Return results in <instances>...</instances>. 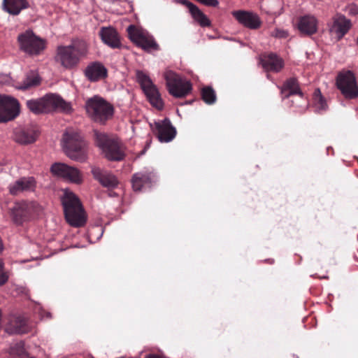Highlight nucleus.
Segmentation results:
<instances>
[{
	"label": "nucleus",
	"mask_w": 358,
	"mask_h": 358,
	"mask_svg": "<svg viewBox=\"0 0 358 358\" xmlns=\"http://www.w3.org/2000/svg\"><path fill=\"white\" fill-rule=\"evenodd\" d=\"M313 105L315 110L318 113L325 110L327 108L326 101L322 96L321 92L319 89L315 90L313 96Z\"/></svg>",
	"instance_id": "obj_33"
},
{
	"label": "nucleus",
	"mask_w": 358,
	"mask_h": 358,
	"mask_svg": "<svg viewBox=\"0 0 358 358\" xmlns=\"http://www.w3.org/2000/svg\"><path fill=\"white\" fill-rule=\"evenodd\" d=\"M8 279V275L3 271V263L1 259H0V285H4Z\"/></svg>",
	"instance_id": "obj_38"
},
{
	"label": "nucleus",
	"mask_w": 358,
	"mask_h": 358,
	"mask_svg": "<svg viewBox=\"0 0 358 358\" xmlns=\"http://www.w3.org/2000/svg\"><path fill=\"white\" fill-rule=\"evenodd\" d=\"M11 82V78L8 74H0V83L4 85H8Z\"/></svg>",
	"instance_id": "obj_39"
},
{
	"label": "nucleus",
	"mask_w": 358,
	"mask_h": 358,
	"mask_svg": "<svg viewBox=\"0 0 358 358\" xmlns=\"http://www.w3.org/2000/svg\"><path fill=\"white\" fill-rule=\"evenodd\" d=\"M263 6V9L268 14L279 15L282 13L281 0H268L264 3Z\"/></svg>",
	"instance_id": "obj_31"
},
{
	"label": "nucleus",
	"mask_w": 358,
	"mask_h": 358,
	"mask_svg": "<svg viewBox=\"0 0 358 358\" xmlns=\"http://www.w3.org/2000/svg\"><path fill=\"white\" fill-rule=\"evenodd\" d=\"M30 327L24 317L20 315L10 316L5 327V331L10 334H23L29 332Z\"/></svg>",
	"instance_id": "obj_19"
},
{
	"label": "nucleus",
	"mask_w": 358,
	"mask_h": 358,
	"mask_svg": "<svg viewBox=\"0 0 358 358\" xmlns=\"http://www.w3.org/2000/svg\"><path fill=\"white\" fill-rule=\"evenodd\" d=\"M37 182L33 176L21 177L8 187V192L11 195L16 196L23 192H33L36 189Z\"/></svg>",
	"instance_id": "obj_15"
},
{
	"label": "nucleus",
	"mask_w": 358,
	"mask_h": 358,
	"mask_svg": "<svg viewBox=\"0 0 358 358\" xmlns=\"http://www.w3.org/2000/svg\"><path fill=\"white\" fill-rule=\"evenodd\" d=\"M127 33L131 41L142 49L146 51L157 50L159 49V45L153 37L136 26L129 25L127 27Z\"/></svg>",
	"instance_id": "obj_11"
},
{
	"label": "nucleus",
	"mask_w": 358,
	"mask_h": 358,
	"mask_svg": "<svg viewBox=\"0 0 358 358\" xmlns=\"http://www.w3.org/2000/svg\"><path fill=\"white\" fill-rule=\"evenodd\" d=\"M19 113L20 105L15 99L0 95V122L13 120Z\"/></svg>",
	"instance_id": "obj_13"
},
{
	"label": "nucleus",
	"mask_w": 358,
	"mask_h": 358,
	"mask_svg": "<svg viewBox=\"0 0 358 358\" xmlns=\"http://www.w3.org/2000/svg\"><path fill=\"white\" fill-rule=\"evenodd\" d=\"M288 99L291 102V106L296 108L299 112L303 111L308 107V100L302 92L296 93Z\"/></svg>",
	"instance_id": "obj_30"
},
{
	"label": "nucleus",
	"mask_w": 358,
	"mask_h": 358,
	"mask_svg": "<svg viewBox=\"0 0 358 358\" xmlns=\"http://www.w3.org/2000/svg\"><path fill=\"white\" fill-rule=\"evenodd\" d=\"M336 85L345 98L352 99L358 96V86L352 72L348 71L339 73Z\"/></svg>",
	"instance_id": "obj_12"
},
{
	"label": "nucleus",
	"mask_w": 358,
	"mask_h": 358,
	"mask_svg": "<svg viewBox=\"0 0 358 358\" xmlns=\"http://www.w3.org/2000/svg\"><path fill=\"white\" fill-rule=\"evenodd\" d=\"M62 145L66 155L73 160L83 162L87 159V144L77 131L66 129Z\"/></svg>",
	"instance_id": "obj_3"
},
{
	"label": "nucleus",
	"mask_w": 358,
	"mask_h": 358,
	"mask_svg": "<svg viewBox=\"0 0 358 358\" xmlns=\"http://www.w3.org/2000/svg\"><path fill=\"white\" fill-rule=\"evenodd\" d=\"M357 45H358V37H357Z\"/></svg>",
	"instance_id": "obj_45"
},
{
	"label": "nucleus",
	"mask_w": 358,
	"mask_h": 358,
	"mask_svg": "<svg viewBox=\"0 0 358 358\" xmlns=\"http://www.w3.org/2000/svg\"><path fill=\"white\" fill-rule=\"evenodd\" d=\"M154 125L160 142L168 143L176 137V130L169 119L155 122Z\"/></svg>",
	"instance_id": "obj_18"
},
{
	"label": "nucleus",
	"mask_w": 358,
	"mask_h": 358,
	"mask_svg": "<svg viewBox=\"0 0 358 358\" xmlns=\"http://www.w3.org/2000/svg\"><path fill=\"white\" fill-rule=\"evenodd\" d=\"M85 76L91 82H96L107 76V69L101 62H94L86 67Z\"/></svg>",
	"instance_id": "obj_22"
},
{
	"label": "nucleus",
	"mask_w": 358,
	"mask_h": 358,
	"mask_svg": "<svg viewBox=\"0 0 358 358\" xmlns=\"http://www.w3.org/2000/svg\"><path fill=\"white\" fill-rule=\"evenodd\" d=\"M301 92L296 78L287 80L281 87V94L284 98H289L296 93Z\"/></svg>",
	"instance_id": "obj_27"
},
{
	"label": "nucleus",
	"mask_w": 358,
	"mask_h": 358,
	"mask_svg": "<svg viewBox=\"0 0 358 358\" xmlns=\"http://www.w3.org/2000/svg\"><path fill=\"white\" fill-rule=\"evenodd\" d=\"M65 218L72 227H80L86 222V215L78 196L72 192L65 189L62 197Z\"/></svg>",
	"instance_id": "obj_2"
},
{
	"label": "nucleus",
	"mask_w": 358,
	"mask_h": 358,
	"mask_svg": "<svg viewBox=\"0 0 358 358\" xmlns=\"http://www.w3.org/2000/svg\"><path fill=\"white\" fill-rule=\"evenodd\" d=\"M97 146L101 150L104 157L110 161H121L124 157L122 145L115 138L104 133H96Z\"/></svg>",
	"instance_id": "obj_6"
},
{
	"label": "nucleus",
	"mask_w": 358,
	"mask_h": 358,
	"mask_svg": "<svg viewBox=\"0 0 358 358\" xmlns=\"http://www.w3.org/2000/svg\"><path fill=\"white\" fill-rule=\"evenodd\" d=\"M351 27V21L343 15L338 13L332 17V24L329 27V31L339 41L348 32Z\"/></svg>",
	"instance_id": "obj_16"
},
{
	"label": "nucleus",
	"mask_w": 358,
	"mask_h": 358,
	"mask_svg": "<svg viewBox=\"0 0 358 358\" xmlns=\"http://www.w3.org/2000/svg\"><path fill=\"white\" fill-rule=\"evenodd\" d=\"M155 179V174L152 171H143L135 173L132 178V187L134 191H141L145 186H149Z\"/></svg>",
	"instance_id": "obj_23"
},
{
	"label": "nucleus",
	"mask_w": 358,
	"mask_h": 358,
	"mask_svg": "<svg viewBox=\"0 0 358 358\" xmlns=\"http://www.w3.org/2000/svg\"><path fill=\"white\" fill-rule=\"evenodd\" d=\"M17 41L20 50L30 55H38L45 48V41L31 30L20 34Z\"/></svg>",
	"instance_id": "obj_8"
},
{
	"label": "nucleus",
	"mask_w": 358,
	"mask_h": 358,
	"mask_svg": "<svg viewBox=\"0 0 358 358\" xmlns=\"http://www.w3.org/2000/svg\"><path fill=\"white\" fill-rule=\"evenodd\" d=\"M89 51L87 42L83 39H75L69 45H59L56 50L55 60L66 69L76 68Z\"/></svg>",
	"instance_id": "obj_1"
},
{
	"label": "nucleus",
	"mask_w": 358,
	"mask_h": 358,
	"mask_svg": "<svg viewBox=\"0 0 358 358\" xmlns=\"http://www.w3.org/2000/svg\"><path fill=\"white\" fill-rule=\"evenodd\" d=\"M9 356L10 358H28L24 343L18 342L11 345L9 350Z\"/></svg>",
	"instance_id": "obj_32"
},
{
	"label": "nucleus",
	"mask_w": 358,
	"mask_h": 358,
	"mask_svg": "<svg viewBox=\"0 0 358 358\" xmlns=\"http://www.w3.org/2000/svg\"><path fill=\"white\" fill-rule=\"evenodd\" d=\"M296 26L301 34L309 36L317 31L318 21L314 15H306L299 18Z\"/></svg>",
	"instance_id": "obj_20"
},
{
	"label": "nucleus",
	"mask_w": 358,
	"mask_h": 358,
	"mask_svg": "<svg viewBox=\"0 0 358 358\" xmlns=\"http://www.w3.org/2000/svg\"><path fill=\"white\" fill-rule=\"evenodd\" d=\"M231 15L238 24L249 29H258L262 24L259 15L251 10H236L232 11Z\"/></svg>",
	"instance_id": "obj_14"
},
{
	"label": "nucleus",
	"mask_w": 358,
	"mask_h": 358,
	"mask_svg": "<svg viewBox=\"0 0 358 358\" xmlns=\"http://www.w3.org/2000/svg\"><path fill=\"white\" fill-rule=\"evenodd\" d=\"M88 117L95 122L105 124L114 115L113 106L100 96L95 95L85 102Z\"/></svg>",
	"instance_id": "obj_4"
},
{
	"label": "nucleus",
	"mask_w": 358,
	"mask_h": 358,
	"mask_svg": "<svg viewBox=\"0 0 358 358\" xmlns=\"http://www.w3.org/2000/svg\"><path fill=\"white\" fill-rule=\"evenodd\" d=\"M99 35L102 41L113 48L120 46L119 36L116 30L112 27H103L100 30Z\"/></svg>",
	"instance_id": "obj_25"
},
{
	"label": "nucleus",
	"mask_w": 358,
	"mask_h": 358,
	"mask_svg": "<svg viewBox=\"0 0 358 358\" xmlns=\"http://www.w3.org/2000/svg\"><path fill=\"white\" fill-rule=\"evenodd\" d=\"M41 83V78L38 74L30 72L27 73L21 84L15 87L21 90H29L32 87L38 86Z\"/></svg>",
	"instance_id": "obj_29"
},
{
	"label": "nucleus",
	"mask_w": 358,
	"mask_h": 358,
	"mask_svg": "<svg viewBox=\"0 0 358 358\" xmlns=\"http://www.w3.org/2000/svg\"><path fill=\"white\" fill-rule=\"evenodd\" d=\"M18 290L20 292L24 294V295H27L29 292V291L25 287H23L18 288Z\"/></svg>",
	"instance_id": "obj_41"
},
{
	"label": "nucleus",
	"mask_w": 358,
	"mask_h": 358,
	"mask_svg": "<svg viewBox=\"0 0 358 358\" xmlns=\"http://www.w3.org/2000/svg\"><path fill=\"white\" fill-rule=\"evenodd\" d=\"M181 4L187 6L193 19L201 27H208L210 22L207 16L194 4L187 0H178Z\"/></svg>",
	"instance_id": "obj_24"
},
{
	"label": "nucleus",
	"mask_w": 358,
	"mask_h": 358,
	"mask_svg": "<svg viewBox=\"0 0 358 358\" xmlns=\"http://www.w3.org/2000/svg\"><path fill=\"white\" fill-rule=\"evenodd\" d=\"M259 64L267 72H280L284 67V60L275 53H264L259 56Z\"/></svg>",
	"instance_id": "obj_17"
},
{
	"label": "nucleus",
	"mask_w": 358,
	"mask_h": 358,
	"mask_svg": "<svg viewBox=\"0 0 358 358\" xmlns=\"http://www.w3.org/2000/svg\"><path fill=\"white\" fill-rule=\"evenodd\" d=\"M29 3L27 0H3V10L12 15H18L22 10L27 8Z\"/></svg>",
	"instance_id": "obj_26"
},
{
	"label": "nucleus",
	"mask_w": 358,
	"mask_h": 358,
	"mask_svg": "<svg viewBox=\"0 0 358 358\" xmlns=\"http://www.w3.org/2000/svg\"><path fill=\"white\" fill-rule=\"evenodd\" d=\"M64 179L76 184H80L83 182V176L80 171L73 166H69L67 174H66Z\"/></svg>",
	"instance_id": "obj_34"
},
{
	"label": "nucleus",
	"mask_w": 358,
	"mask_h": 358,
	"mask_svg": "<svg viewBox=\"0 0 358 358\" xmlns=\"http://www.w3.org/2000/svg\"><path fill=\"white\" fill-rule=\"evenodd\" d=\"M197 1L200 2L201 0H196Z\"/></svg>",
	"instance_id": "obj_44"
},
{
	"label": "nucleus",
	"mask_w": 358,
	"mask_h": 358,
	"mask_svg": "<svg viewBox=\"0 0 358 358\" xmlns=\"http://www.w3.org/2000/svg\"><path fill=\"white\" fill-rule=\"evenodd\" d=\"M46 317H47L48 318H50V317H51V314H50V313H46Z\"/></svg>",
	"instance_id": "obj_43"
},
{
	"label": "nucleus",
	"mask_w": 358,
	"mask_h": 358,
	"mask_svg": "<svg viewBox=\"0 0 358 358\" xmlns=\"http://www.w3.org/2000/svg\"><path fill=\"white\" fill-rule=\"evenodd\" d=\"M200 3L208 6L216 7L218 6L219 2L217 0H201Z\"/></svg>",
	"instance_id": "obj_40"
},
{
	"label": "nucleus",
	"mask_w": 358,
	"mask_h": 358,
	"mask_svg": "<svg viewBox=\"0 0 358 358\" xmlns=\"http://www.w3.org/2000/svg\"><path fill=\"white\" fill-rule=\"evenodd\" d=\"M145 358H162L158 355H150L148 356H146Z\"/></svg>",
	"instance_id": "obj_42"
},
{
	"label": "nucleus",
	"mask_w": 358,
	"mask_h": 358,
	"mask_svg": "<svg viewBox=\"0 0 358 358\" xmlns=\"http://www.w3.org/2000/svg\"><path fill=\"white\" fill-rule=\"evenodd\" d=\"M27 106L35 114L48 113L58 108L64 110H68L70 108L67 103L59 96L54 94H46L37 99L28 100Z\"/></svg>",
	"instance_id": "obj_5"
},
{
	"label": "nucleus",
	"mask_w": 358,
	"mask_h": 358,
	"mask_svg": "<svg viewBox=\"0 0 358 358\" xmlns=\"http://www.w3.org/2000/svg\"><path fill=\"white\" fill-rule=\"evenodd\" d=\"M42 210V206L36 201H22L16 203L13 208V220L20 225L38 215Z\"/></svg>",
	"instance_id": "obj_7"
},
{
	"label": "nucleus",
	"mask_w": 358,
	"mask_h": 358,
	"mask_svg": "<svg viewBox=\"0 0 358 358\" xmlns=\"http://www.w3.org/2000/svg\"><path fill=\"white\" fill-rule=\"evenodd\" d=\"M136 76L151 105L161 110L164 103L156 85L153 84L150 77L142 71L137 70Z\"/></svg>",
	"instance_id": "obj_9"
},
{
	"label": "nucleus",
	"mask_w": 358,
	"mask_h": 358,
	"mask_svg": "<svg viewBox=\"0 0 358 358\" xmlns=\"http://www.w3.org/2000/svg\"><path fill=\"white\" fill-rule=\"evenodd\" d=\"M37 134L32 129H21L15 132V141L21 144L34 143L36 139Z\"/></svg>",
	"instance_id": "obj_28"
},
{
	"label": "nucleus",
	"mask_w": 358,
	"mask_h": 358,
	"mask_svg": "<svg viewBox=\"0 0 358 358\" xmlns=\"http://www.w3.org/2000/svg\"><path fill=\"white\" fill-rule=\"evenodd\" d=\"M201 97L207 104H213L216 101V94L210 87H205L201 90Z\"/></svg>",
	"instance_id": "obj_35"
},
{
	"label": "nucleus",
	"mask_w": 358,
	"mask_h": 358,
	"mask_svg": "<svg viewBox=\"0 0 358 358\" xmlns=\"http://www.w3.org/2000/svg\"><path fill=\"white\" fill-rule=\"evenodd\" d=\"M288 31L281 29H275L271 33V36L279 38H285L288 36Z\"/></svg>",
	"instance_id": "obj_37"
},
{
	"label": "nucleus",
	"mask_w": 358,
	"mask_h": 358,
	"mask_svg": "<svg viewBox=\"0 0 358 358\" xmlns=\"http://www.w3.org/2000/svg\"><path fill=\"white\" fill-rule=\"evenodd\" d=\"M70 166L63 163H55L51 166V172L53 175L64 178Z\"/></svg>",
	"instance_id": "obj_36"
},
{
	"label": "nucleus",
	"mask_w": 358,
	"mask_h": 358,
	"mask_svg": "<svg viewBox=\"0 0 358 358\" xmlns=\"http://www.w3.org/2000/svg\"><path fill=\"white\" fill-rule=\"evenodd\" d=\"M94 178L98 180L103 187L114 188L118 185V180L110 172L101 169L99 167H94L92 169Z\"/></svg>",
	"instance_id": "obj_21"
},
{
	"label": "nucleus",
	"mask_w": 358,
	"mask_h": 358,
	"mask_svg": "<svg viewBox=\"0 0 358 358\" xmlns=\"http://www.w3.org/2000/svg\"><path fill=\"white\" fill-rule=\"evenodd\" d=\"M164 78L169 92L175 97H185L192 90L190 82L182 79L172 71H166L164 73Z\"/></svg>",
	"instance_id": "obj_10"
}]
</instances>
